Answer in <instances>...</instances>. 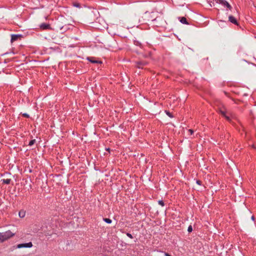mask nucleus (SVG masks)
Returning <instances> with one entry per match:
<instances>
[{"label": "nucleus", "instance_id": "obj_1", "mask_svg": "<svg viewBox=\"0 0 256 256\" xmlns=\"http://www.w3.org/2000/svg\"><path fill=\"white\" fill-rule=\"evenodd\" d=\"M15 235L14 233L8 230L4 232H0V241L4 242L8 239L12 238Z\"/></svg>", "mask_w": 256, "mask_h": 256}, {"label": "nucleus", "instance_id": "obj_2", "mask_svg": "<svg viewBox=\"0 0 256 256\" xmlns=\"http://www.w3.org/2000/svg\"><path fill=\"white\" fill-rule=\"evenodd\" d=\"M214 1L216 4H220L224 7H227L229 9L232 8L231 6L225 0H214Z\"/></svg>", "mask_w": 256, "mask_h": 256}, {"label": "nucleus", "instance_id": "obj_3", "mask_svg": "<svg viewBox=\"0 0 256 256\" xmlns=\"http://www.w3.org/2000/svg\"><path fill=\"white\" fill-rule=\"evenodd\" d=\"M32 246V242H29L25 244H18L17 248H30Z\"/></svg>", "mask_w": 256, "mask_h": 256}, {"label": "nucleus", "instance_id": "obj_4", "mask_svg": "<svg viewBox=\"0 0 256 256\" xmlns=\"http://www.w3.org/2000/svg\"><path fill=\"white\" fill-rule=\"evenodd\" d=\"M40 27L42 30H49L50 29V26L48 24L43 23L40 24Z\"/></svg>", "mask_w": 256, "mask_h": 256}, {"label": "nucleus", "instance_id": "obj_5", "mask_svg": "<svg viewBox=\"0 0 256 256\" xmlns=\"http://www.w3.org/2000/svg\"><path fill=\"white\" fill-rule=\"evenodd\" d=\"M21 36L20 34H12L11 36V42H12Z\"/></svg>", "mask_w": 256, "mask_h": 256}, {"label": "nucleus", "instance_id": "obj_6", "mask_svg": "<svg viewBox=\"0 0 256 256\" xmlns=\"http://www.w3.org/2000/svg\"><path fill=\"white\" fill-rule=\"evenodd\" d=\"M228 20L230 22L235 24H238L237 20L234 16H228Z\"/></svg>", "mask_w": 256, "mask_h": 256}, {"label": "nucleus", "instance_id": "obj_7", "mask_svg": "<svg viewBox=\"0 0 256 256\" xmlns=\"http://www.w3.org/2000/svg\"><path fill=\"white\" fill-rule=\"evenodd\" d=\"M220 114H221L223 116H224L226 118V120H230V117H229V116H226V112H224V111H223V110H220Z\"/></svg>", "mask_w": 256, "mask_h": 256}, {"label": "nucleus", "instance_id": "obj_8", "mask_svg": "<svg viewBox=\"0 0 256 256\" xmlns=\"http://www.w3.org/2000/svg\"><path fill=\"white\" fill-rule=\"evenodd\" d=\"M180 22L181 23H182L183 24H188L186 19L184 17H182L181 18Z\"/></svg>", "mask_w": 256, "mask_h": 256}, {"label": "nucleus", "instance_id": "obj_9", "mask_svg": "<svg viewBox=\"0 0 256 256\" xmlns=\"http://www.w3.org/2000/svg\"><path fill=\"white\" fill-rule=\"evenodd\" d=\"M2 182L4 184H10L11 180L10 179H8H8H2Z\"/></svg>", "mask_w": 256, "mask_h": 256}, {"label": "nucleus", "instance_id": "obj_10", "mask_svg": "<svg viewBox=\"0 0 256 256\" xmlns=\"http://www.w3.org/2000/svg\"><path fill=\"white\" fill-rule=\"evenodd\" d=\"M19 216L20 218H24L25 216V214H26V213H25V212L24 211V210H21L19 212Z\"/></svg>", "mask_w": 256, "mask_h": 256}, {"label": "nucleus", "instance_id": "obj_11", "mask_svg": "<svg viewBox=\"0 0 256 256\" xmlns=\"http://www.w3.org/2000/svg\"><path fill=\"white\" fill-rule=\"evenodd\" d=\"M36 140L35 139L32 140L29 142L28 146H31L32 145H34L36 143Z\"/></svg>", "mask_w": 256, "mask_h": 256}, {"label": "nucleus", "instance_id": "obj_12", "mask_svg": "<svg viewBox=\"0 0 256 256\" xmlns=\"http://www.w3.org/2000/svg\"><path fill=\"white\" fill-rule=\"evenodd\" d=\"M104 220L107 224H110L112 223V220L110 218H104Z\"/></svg>", "mask_w": 256, "mask_h": 256}, {"label": "nucleus", "instance_id": "obj_13", "mask_svg": "<svg viewBox=\"0 0 256 256\" xmlns=\"http://www.w3.org/2000/svg\"><path fill=\"white\" fill-rule=\"evenodd\" d=\"M166 114L170 118H172L173 116H172V114H171L170 112H168V111H166Z\"/></svg>", "mask_w": 256, "mask_h": 256}, {"label": "nucleus", "instance_id": "obj_14", "mask_svg": "<svg viewBox=\"0 0 256 256\" xmlns=\"http://www.w3.org/2000/svg\"><path fill=\"white\" fill-rule=\"evenodd\" d=\"M158 203L159 204H160L162 206H164V202L162 200H159L158 202Z\"/></svg>", "mask_w": 256, "mask_h": 256}, {"label": "nucleus", "instance_id": "obj_15", "mask_svg": "<svg viewBox=\"0 0 256 256\" xmlns=\"http://www.w3.org/2000/svg\"><path fill=\"white\" fill-rule=\"evenodd\" d=\"M192 226H190L188 227V231L190 232H192Z\"/></svg>", "mask_w": 256, "mask_h": 256}, {"label": "nucleus", "instance_id": "obj_16", "mask_svg": "<svg viewBox=\"0 0 256 256\" xmlns=\"http://www.w3.org/2000/svg\"><path fill=\"white\" fill-rule=\"evenodd\" d=\"M126 236H127L128 238H133L132 236L130 234V233H126Z\"/></svg>", "mask_w": 256, "mask_h": 256}, {"label": "nucleus", "instance_id": "obj_17", "mask_svg": "<svg viewBox=\"0 0 256 256\" xmlns=\"http://www.w3.org/2000/svg\"><path fill=\"white\" fill-rule=\"evenodd\" d=\"M24 117H26V118H28L29 117V115L28 114H27L26 113H24L23 114H22Z\"/></svg>", "mask_w": 256, "mask_h": 256}, {"label": "nucleus", "instance_id": "obj_18", "mask_svg": "<svg viewBox=\"0 0 256 256\" xmlns=\"http://www.w3.org/2000/svg\"><path fill=\"white\" fill-rule=\"evenodd\" d=\"M188 132H190V134L192 135L194 133V131L193 130H191V129H190L188 130Z\"/></svg>", "mask_w": 256, "mask_h": 256}, {"label": "nucleus", "instance_id": "obj_19", "mask_svg": "<svg viewBox=\"0 0 256 256\" xmlns=\"http://www.w3.org/2000/svg\"><path fill=\"white\" fill-rule=\"evenodd\" d=\"M74 6H76V7H78V8L80 7V6H79L78 4H74Z\"/></svg>", "mask_w": 256, "mask_h": 256}, {"label": "nucleus", "instance_id": "obj_20", "mask_svg": "<svg viewBox=\"0 0 256 256\" xmlns=\"http://www.w3.org/2000/svg\"><path fill=\"white\" fill-rule=\"evenodd\" d=\"M224 22V21H223V20H220V21H219V24H220V23H221V22Z\"/></svg>", "mask_w": 256, "mask_h": 256}, {"label": "nucleus", "instance_id": "obj_21", "mask_svg": "<svg viewBox=\"0 0 256 256\" xmlns=\"http://www.w3.org/2000/svg\"><path fill=\"white\" fill-rule=\"evenodd\" d=\"M92 62L93 63H97L98 62L96 60L92 61Z\"/></svg>", "mask_w": 256, "mask_h": 256}, {"label": "nucleus", "instance_id": "obj_22", "mask_svg": "<svg viewBox=\"0 0 256 256\" xmlns=\"http://www.w3.org/2000/svg\"><path fill=\"white\" fill-rule=\"evenodd\" d=\"M251 219L252 220H254V216H252V218H251Z\"/></svg>", "mask_w": 256, "mask_h": 256}, {"label": "nucleus", "instance_id": "obj_23", "mask_svg": "<svg viewBox=\"0 0 256 256\" xmlns=\"http://www.w3.org/2000/svg\"><path fill=\"white\" fill-rule=\"evenodd\" d=\"M165 256H170V254H167V253H165Z\"/></svg>", "mask_w": 256, "mask_h": 256}, {"label": "nucleus", "instance_id": "obj_24", "mask_svg": "<svg viewBox=\"0 0 256 256\" xmlns=\"http://www.w3.org/2000/svg\"><path fill=\"white\" fill-rule=\"evenodd\" d=\"M200 181H198V180L196 181V183H197L198 184H200Z\"/></svg>", "mask_w": 256, "mask_h": 256}]
</instances>
